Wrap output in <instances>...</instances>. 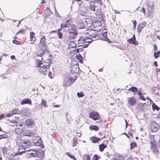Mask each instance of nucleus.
<instances>
[{
  "label": "nucleus",
  "mask_w": 160,
  "mask_h": 160,
  "mask_svg": "<svg viewBox=\"0 0 160 160\" xmlns=\"http://www.w3.org/2000/svg\"><path fill=\"white\" fill-rule=\"evenodd\" d=\"M42 62L41 60L37 59L35 60V64L39 73L43 75H47L49 71L51 61L49 58Z\"/></svg>",
  "instance_id": "nucleus-1"
},
{
  "label": "nucleus",
  "mask_w": 160,
  "mask_h": 160,
  "mask_svg": "<svg viewBox=\"0 0 160 160\" xmlns=\"http://www.w3.org/2000/svg\"><path fill=\"white\" fill-rule=\"evenodd\" d=\"M71 22V19H69L65 22L63 26L62 23L61 24V27L58 29V30L60 31L62 29L65 31H68L70 36L72 38H73L77 34V28L75 26L72 25Z\"/></svg>",
  "instance_id": "nucleus-2"
},
{
  "label": "nucleus",
  "mask_w": 160,
  "mask_h": 160,
  "mask_svg": "<svg viewBox=\"0 0 160 160\" xmlns=\"http://www.w3.org/2000/svg\"><path fill=\"white\" fill-rule=\"evenodd\" d=\"M97 34L96 31L93 30H90L86 32V36L84 37H81L78 41L79 43H88L87 45H88L92 42V38H95L97 37Z\"/></svg>",
  "instance_id": "nucleus-3"
},
{
  "label": "nucleus",
  "mask_w": 160,
  "mask_h": 160,
  "mask_svg": "<svg viewBox=\"0 0 160 160\" xmlns=\"http://www.w3.org/2000/svg\"><path fill=\"white\" fill-rule=\"evenodd\" d=\"M49 53V52L47 48H46L45 49L43 48H40V49L37 52V55L38 56L42 57V55L45 53V54L44 55L42 58V60H43L44 59V60H46V58H49L50 57H52V55Z\"/></svg>",
  "instance_id": "nucleus-4"
},
{
  "label": "nucleus",
  "mask_w": 160,
  "mask_h": 160,
  "mask_svg": "<svg viewBox=\"0 0 160 160\" xmlns=\"http://www.w3.org/2000/svg\"><path fill=\"white\" fill-rule=\"evenodd\" d=\"M75 80L70 76L66 77L63 82L64 87H67L70 86L74 82Z\"/></svg>",
  "instance_id": "nucleus-5"
},
{
  "label": "nucleus",
  "mask_w": 160,
  "mask_h": 160,
  "mask_svg": "<svg viewBox=\"0 0 160 160\" xmlns=\"http://www.w3.org/2000/svg\"><path fill=\"white\" fill-rule=\"evenodd\" d=\"M89 117L94 120H97L101 119V117L98 113L94 111L91 112L89 114Z\"/></svg>",
  "instance_id": "nucleus-6"
},
{
  "label": "nucleus",
  "mask_w": 160,
  "mask_h": 160,
  "mask_svg": "<svg viewBox=\"0 0 160 160\" xmlns=\"http://www.w3.org/2000/svg\"><path fill=\"white\" fill-rule=\"evenodd\" d=\"M150 127L151 131L153 132H156L159 128V125L155 121L152 122L150 125Z\"/></svg>",
  "instance_id": "nucleus-7"
},
{
  "label": "nucleus",
  "mask_w": 160,
  "mask_h": 160,
  "mask_svg": "<svg viewBox=\"0 0 160 160\" xmlns=\"http://www.w3.org/2000/svg\"><path fill=\"white\" fill-rule=\"evenodd\" d=\"M25 123L26 126L28 128H31L34 125V120L31 118L27 119L25 121Z\"/></svg>",
  "instance_id": "nucleus-8"
},
{
  "label": "nucleus",
  "mask_w": 160,
  "mask_h": 160,
  "mask_svg": "<svg viewBox=\"0 0 160 160\" xmlns=\"http://www.w3.org/2000/svg\"><path fill=\"white\" fill-rule=\"evenodd\" d=\"M136 38L135 34H133L132 37L129 39L127 40V42L131 44L134 45H138V42L136 40Z\"/></svg>",
  "instance_id": "nucleus-9"
},
{
  "label": "nucleus",
  "mask_w": 160,
  "mask_h": 160,
  "mask_svg": "<svg viewBox=\"0 0 160 160\" xmlns=\"http://www.w3.org/2000/svg\"><path fill=\"white\" fill-rule=\"evenodd\" d=\"M46 38L44 36L42 37L40 39L39 43L40 48H47L46 46Z\"/></svg>",
  "instance_id": "nucleus-10"
},
{
  "label": "nucleus",
  "mask_w": 160,
  "mask_h": 160,
  "mask_svg": "<svg viewBox=\"0 0 160 160\" xmlns=\"http://www.w3.org/2000/svg\"><path fill=\"white\" fill-rule=\"evenodd\" d=\"M128 103L130 105L133 106L137 102L136 99L133 97L128 98Z\"/></svg>",
  "instance_id": "nucleus-11"
},
{
  "label": "nucleus",
  "mask_w": 160,
  "mask_h": 160,
  "mask_svg": "<svg viewBox=\"0 0 160 160\" xmlns=\"http://www.w3.org/2000/svg\"><path fill=\"white\" fill-rule=\"evenodd\" d=\"M102 35L101 36L102 39L104 41H108L109 39H108L107 31L106 29H103L102 30Z\"/></svg>",
  "instance_id": "nucleus-12"
},
{
  "label": "nucleus",
  "mask_w": 160,
  "mask_h": 160,
  "mask_svg": "<svg viewBox=\"0 0 160 160\" xmlns=\"http://www.w3.org/2000/svg\"><path fill=\"white\" fill-rule=\"evenodd\" d=\"M146 24L145 22H143L139 24L137 27V30L139 32H141Z\"/></svg>",
  "instance_id": "nucleus-13"
},
{
  "label": "nucleus",
  "mask_w": 160,
  "mask_h": 160,
  "mask_svg": "<svg viewBox=\"0 0 160 160\" xmlns=\"http://www.w3.org/2000/svg\"><path fill=\"white\" fill-rule=\"evenodd\" d=\"M153 4L152 2H149L147 4V10L148 12L151 13L153 10Z\"/></svg>",
  "instance_id": "nucleus-14"
},
{
  "label": "nucleus",
  "mask_w": 160,
  "mask_h": 160,
  "mask_svg": "<svg viewBox=\"0 0 160 160\" xmlns=\"http://www.w3.org/2000/svg\"><path fill=\"white\" fill-rule=\"evenodd\" d=\"M25 148L23 145H21L19 146L18 150V154L21 155L25 152Z\"/></svg>",
  "instance_id": "nucleus-15"
},
{
  "label": "nucleus",
  "mask_w": 160,
  "mask_h": 160,
  "mask_svg": "<svg viewBox=\"0 0 160 160\" xmlns=\"http://www.w3.org/2000/svg\"><path fill=\"white\" fill-rule=\"evenodd\" d=\"M85 22L88 27H90L93 26V22L92 20L90 18H86Z\"/></svg>",
  "instance_id": "nucleus-16"
},
{
  "label": "nucleus",
  "mask_w": 160,
  "mask_h": 160,
  "mask_svg": "<svg viewBox=\"0 0 160 160\" xmlns=\"http://www.w3.org/2000/svg\"><path fill=\"white\" fill-rule=\"evenodd\" d=\"M151 90L155 94L160 96V88L156 87H153L152 88Z\"/></svg>",
  "instance_id": "nucleus-17"
},
{
  "label": "nucleus",
  "mask_w": 160,
  "mask_h": 160,
  "mask_svg": "<svg viewBox=\"0 0 160 160\" xmlns=\"http://www.w3.org/2000/svg\"><path fill=\"white\" fill-rule=\"evenodd\" d=\"M82 49H74V48H72V50L70 49L69 51V52L71 55L72 56H73L74 54L76 53V54L77 53L79 52H81L82 51Z\"/></svg>",
  "instance_id": "nucleus-18"
},
{
  "label": "nucleus",
  "mask_w": 160,
  "mask_h": 160,
  "mask_svg": "<svg viewBox=\"0 0 160 160\" xmlns=\"http://www.w3.org/2000/svg\"><path fill=\"white\" fill-rule=\"evenodd\" d=\"M18 153L15 154H11L9 157V160H19V158L18 156Z\"/></svg>",
  "instance_id": "nucleus-19"
},
{
  "label": "nucleus",
  "mask_w": 160,
  "mask_h": 160,
  "mask_svg": "<svg viewBox=\"0 0 160 160\" xmlns=\"http://www.w3.org/2000/svg\"><path fill=\"white\" fill-rule=\"evenodd\" d=\"M90 140L92 142L94 143H96L101 140L99 138H97L94 136L91 137Z\"/></svg>",
  "instance_id": "nucleus-20"
},
{
  "label": "nucleus",
  "mask_w": 160,
  "mask_h": 160,
  "mask_svg": "<svg viewBox=\"0 0 160 160\" xmlns=\"http://www.w3.org/2000/svg\"><path fill=\"white\" fill-rule=\"evenodd\" d=\"M35 34L33 32H30V39L31 41L33 42H35L36 41V39L35 37Z\"/></svg>",
  "instance_id": "nucleus-21"
},
{
  "label": "nucleus",
  "mask_w": 160,
  "mask_h": 160,
  "mask_svg": "<svg viewBox=\"0 0 160 160\" xmlns=\"http://www.w3.org/2000/svg\"><path fill=\"white\" fill-rule=\"evenodd\" d=\"M77 24L78 28L79 29L84 28L85 26L84 22L82 20L78 21L77 22Z\"/></svg>",
  "instance_id": "nucleus-22"
},
{
  "label": "nucleus",
  "mask_w": 160,
  "mask_h": 160,
  "mask_svg": "<svg viewBox=\"0 0 160 160\" xmlns=\"http://www.w3.org/2000/svg\"><path fill=\"white\" fill-rule=\"evenodd\" d=\"M24 129L22 128H16L15 130V132L18 134H21L23 132Z\"/></svg>",
  "instance_id": "nucleus-23"
},
{
  "label": "nucleus",
  "mask_w": 160,
  "mask_h": 160,
  "mask_svg": "<svg viewBox=\"0 0 160 160\" xmlns=\"http://www.w3.org/2000/svg\"><path fill=\"white\" fill-rule=\"evenodd\" d=\"M34 134L28 130H26L23 133V136H34Z\"/></svg>",
  "instance_id": "nucleus-24"
},
{
  "label": "nucleus",
  "mask_w": 160,
  "mask_h": 160,
  "mask_svg": "<svg viewBox=\"0 0 160 160\" xmlns=\"http://www.w3.org/2000/svg\"><path fill=\"white\" fill-rule=\"evenodd\" d=\"M25 104H28L29 105H32V103L30 99L27 98L23 100L21 102V104L23 105Z\"/></svg>",
  "instance_id": "nucleus-25"
},
{
  "label": "nucleus",
  "mask_w": 160,
  "mask_h": 160,
  "mask_svg": "<svg viewBox=\"0 0 160 160\" xmlns=\"http://www.w3.org/2000/svg\"><path fill=\"white\" fill-rule=\"evenodd\" d=\"M102 25V22L98 20L95 21L93 22V26L94 28L98 27L101 26Z\"/></svg>",
  "instance_id": "nucleus-26"
},
{
  "label": "nucleus",
  "mask_w": 160,
  "mask_h": 160,
  "mask_svg": "<svg viewBox=\"0 0 160 160\" xmlns=\"http://www.w3.org/2000/svg\"><path fill=\"white\" fill-rule=\"evenodd\" d=\"M76 46V44L74 41H70L68 44L69 48H74Z\"/></svg>",
  "instance_id": "nucleus-27"
},
{
  "label": "nucleus",
  "mask_w": 160,
  "mask_h": 160,
  "mask_svg": "<svg viewBox=\"0 0 160 160\" xmlns=\"http://www.w3.org/2000/svg\"><path fill=\"white\" fill-rule=\"evenodd\" d=\"M89 129L91 130H95V131H98L99 130V128L97 126L95 125H91L89 126Z\"/></svg>",
  "instance_id": "nucleus-28"
},
{
  "label": "nucleus",
  "mask_w": 160,
  "mask_h": 160,
  "mask_svg": "<svg viewBox=\"0 0 160 160\" xmlns=\"http://www.w3.org/2000/svg\"><path fill=\"white\" fill-rule=\"evenodd\" d=\"M128 90L133 93L137 92L138 91L137 88L135 87H133L129 88Z\"/></svg>",
  "instance_id": "nucleus-29"
},
{
  "label": "nucleus",
  "mask_w": 160,
  "mask_h": 160,
  "mask_svg": "<svg viewBox=\"0 0 160 160\" xmlns=\"http://www.w3.org/2000/svg\"><path fill=\"white\" fill-rule=\"evenodd\" d=\"M72 71L74 73H77L79 71V68H77V65L72 66Z\"/></svg>",
  "instance_id": "nucleus-30"
},
{
  "label": "nucleus",
  "mask_w": 160,
  "mask_h": 160,
  "mask_svg": "<svg viewBox=\"0 0 160 160\" xmlns=\"http://www.w3.org/2000/svg\"><path fill=\"white\" fill-rule=\"evenodd\" d=\"M47 102L46 101L43 99H42V100L41 103L40 104V105L42 107H43L44 108H46L48 106V105H47Z\"/></svg>",
  "instance_id": "nucleus-31"
},
{
  "label": "nucleus",
  "mask_w": 160,
  "mask_h": 160,
  "mask_svg": "<svg viewBox=\"0 0 160 160\" xmlns=\"http://www.w3.org/2000/svg\"><path fill=\"white\" fill-rule=\"evenodd\" d=\"M153 153L156 155H158V150L157 147L154 148H152L151 149Z\"/></svg>",
  "instance_id": "nucleus-32"
},
{
  "label": "nucleus",
  "mask_w": 160,
  "mask_h": 160,
  "mask_svg": "<svg viewBox=\"0 0 160 160\" xmlns=\"http://www.w3.org/2000/svg\"><path fill=\"white\" fill-rule=\"evenodd\" d=\"M107 146L103 144H101L99 145V150L101 152H102L104 148L107 147Z\"/></svg>",
  "instance_id": "nucleus-33"
},
{
  "label": "nucleus",
  "mask_w": 160,
  "mask_h": 160,
  "mask_svg": "<svg viewBox=\"0 0 160 160\" xmlns=\"http://www.w3.org/2000/svg\"><path fill=\"white\" fill-rule=\"evenodd\" d=\"M52 13V11L49 8L47 7L45 10V14L47 15H49Z\"/></svg>",
  "instance_id": "nucleus-34"
},
{
  "label": "nucleus",
  "mask_w": 160,
  "mask_h": 160,
  "mask_svg": "<svg viewBox=\"0 0 160 160\" xmlns=\"http://www.w3.org/2000/svg\"><path fill=\"white\" fill-rule=\"evenodd\" d=\"M150 144L151 149H152V148H154L157 147V142L156 141L150 142Z\"/></svg>",
  "instance_id": "nucleus-35"
},
{
  "label": "nucleus",
  "mask_w": 160,
  "mask_h": 160,
  "mask_svg": "<svg viewBox=\"0 0 160 160\" xmlns=\"http://www.w3.org/2000/svg\"><path fill=\"white\" fill-rule=\"evenodd\" d=\"M83 160H91V157L89 154H86L83 156Z\"/></svg>",
  "instance_id": "nucleus-36"
},
{
  "label": "nucleus",
  "mask_w": 160,
  "mask_h": 160,
  "mask_svg": "<svg viewBox=\"0 0 160 160\" xmlns=\"http://www.w3.org/2000/svg\"><path fill=\"white\" fill-rule=\"evenodd\" d=\"M149 139L150 142L156 141L155 140V135L151 134L149 135Z\"/></svg>",
  "instance_id": "nucleus-37"
},
{
  "label": "nucleus",
  "mask_w": 160,
  "mask_h": 160,
  "mask_svg": "<svg viewBox=\"0 0 160 160\" xmlns=\"http://www.w3.org/2000/svg\"><path fill=\"white\" fill-rule=\"evenodd\" d=\"M152 108L154 110H157L158 111L160 108L156 104H155L154 103H153L152 104Z\"/></svg>",
  "instance_id": "nucleus-38"
},
{
  "label": "nucleus",
  "mask_w": 160,
  "mask_h": 160,
  "mask_svg": "<svg viewBox=\"0 0 160 160\" xmlns=\"http://www.w3.org/2000/svg\"><path fill=\"white\" fill-rule=\"evenodd\" d=\"M18 120V117H15L14 119L11 120L10 122L12 123H17Z\"/></svg>",
  "instance_id": "nucleus-39"
},
{
  "label": "nucleus",
  "mask_w": 160,
  "mask_h": 160,
  "mask_svg": "<svg viewBox=\"0 0 160 160\" xmlns=\"http://www.w3.org/2000/svg\"><path fill=\"white\" fill-rule=\"evenodd\" d=\"M66 154L68 156H69L71 158L73 159L74 160H77L75 156L71 155L69 152H67L66 153Z\"/></svg>",
  "instance_id": "nucleus-40"
},
{
  "label": "nucleus",
  "mask_w": 160,
  "mask_h": 160,
  "mask_svg": "<svg viewBox=\"0 0 160 160\" xmlns=\"http://www.w3.org/2000/svg\"><path fill=\"white\" fill-rule=\"evenodd\" d=\"M160 55V51L154 52V57L155 58H157L159 57Z\"/></svg>",
  "instance_id": "nucleus-41"
},
{
  "label": "nucleus",
  "mask_w": 160,
  "mask_h": 160,
  "mask_svg": "<svg viewBox=\"0 0 160 160\" xmlns=\"http://www.w3.org/2000/svg\"><path fill=\"white\" fill-rule=\"evenodd\" d=\"M144 107L143 105L141 103H139L137 106V108L138 109L142 110Z\"/></svg>",
  "instance_id": "nucleus-42"
},
{
  "label": "nucleus",
  "mask_w": 160,
  "mask_h": 160,
  "mask_svg": "<svg viewBox=\"0 0 160 160\" xmlns=\"http://www.w3.org/2000/svg\"><path fill=\"white\" fill-rule=\"evenodd\" d=\"M137 146V145L136 142H133L131 143L130 144V149H132L136 147Z\"/></svg>",
  "instance_id": "nucleus-43"
},
{
  "label": "nucleus",
  "mask_w": 160,
  "mask_h": 160,
  "mask_svg": "<svg viewBox=\"0 0 160 160\" xmlns=\"http://www.w3.org/2000/svg\"><path fill=\"white\" fill-rule=\"evenodd\" d=\"M76 56L77 57V59H78L80 61H82V57L81 55L79 53V52L77 53L76 54Z\"/></svg>",
  "instance_id": "nucleus-44"
},
{
  "label": "nucleus",
  "mask_w": 160,
  "mask_h": 160,
  "mask_svg": "<svg viewBox=\"0 0 160 160\" xmlns=\"http://www.w3.org/2000/svg\"><path fill=\"white\" fill-rule=\"evenodd\" d=\"M35 144L36 146H42V143L41 140H38L37 142H35Z\"/></svg>",
  "instance_id": "nucleus-45"
},
{
  "label": "nucleus",
  "mask_w": 160,
  "mask_h": 160,
  "mask_svg": "<svg viewBox=\"0 0 160 160\" xmlns=\"http://www.w3.org/2000/svg\"><path fill=\"white\" fill-rule=\"evenodd\" d=\"M112 160H124V159L122 157L118 156L113 158Z\"/></svg>",
  "instance_id": "nucleus-46"
},
{
  "label": "nucleus",
  "mask_w": 160,
  "mask_h": 160,
  "mask_svg": "<svg viewBox=\"0 0 160 160\" xmlns=\"http://www.w3.org/2000/svg\"><path fill=\"white\" fill-rule=\"evenodd\" d=\"M22 143L27 145V146H30V143L29 140H26L23 141L22 142Z\"/></svg>",
  "instance_id": "nucleus-47"
},
{
  "label": "nucleus",
  "mask_w": 160,
  "mask_h": 160,
  "mask_svg": "<svg viewBox=\"0 0 160 160\" xmlns=\"http://www.w3.org/2000/svg\"><path fill=\"white\" fill-rule=\"evenodd\" d=\"M99 156L96 154H95L93 157L92 160H98Z\"/></svg>",
  "instance_id": "nucleus-48"
},
{
  "label": "nucleus",
  "mask_w": 160,
  "mask_h": 160,
  "mask_svg": "<svg viewBox=\"0 0 160 160\" xmlns=\"http://www.w3.org/2000/svg\"><path fill=\"white\" fill-rule=\"evenodd\" d=\"M77 95L78 97H82L84 96V94L83 92H78Z\"/></svg>",
  "instance_id": "nucleus-49"
},
{
  "label": "nucleus",
  "mask_w": 160,
  "mask_h": 160,
  "mask_svg": "<svg viewBox=\"0 0 160 160\" xmlns=\"http://www.w3.org/2000/svg\"><path fill=\"white\" fill-rule=\"evenodd\" d=\"M8 151V148L6 147H4L2 149V153L3 154H6L7 153Z\"/></svg>",
  "instance_id": "nucleus-50"
},
{
  "label": "nucleus",
  "mask_w": 160,
  "mask_h": 160,
  "mask_svg": "<svg viewBox=\"0 0 160 160\" xmlns=\"http://www.w3.org/2000/svg\"><path fill=\"white\" fill-rule=\"evenodd\" d=\"M20 111L18 109H15L12 111V114H18L19 113Z\"/></svg>",
  "instance_id": "nucleus-51"
},
{
  "label": "nucleus",
  "mask_w": 160,
  "mask_h": 160,
  "mask_svg": "<svg viewBox=\"0 0 160 160\" xmlns=\"http://www.w3.org/2000/svg\"><path fill=\"white\" fill-rule=\"evenodd\" d=\"M25 31L24 30V29H21L20 30H19L18 32H17L16 33V35H17L19 33H21V34H25Z\"/></svg>",
  "instance_id": "nucleus-52"
},
{
  "label": "nucleus",
  "mask_w": 160,
  "mask_h": 160,
  "mask_svg": "<svg viewBox=\"0 0 160 160\" xmlns=\"http://www.w3.org/2000/svg\"><path fill=\"white\" fill-rule=\"evenodd\" d=\"M7 136L5 134L0 135V140L2 139L7 138Z\"/></svg>",
  "instance_id": "nucleus-53"
},
{
  "label": "nucleus",
  "mask_w": 160,
  "mask_h": 160,
  "mask_svg": "<svg viewBox=\"0 0 160 160\" xmlns=\"http://www.w3.org/2000/svg\"><path fill=\"white\" fill-rule=\"evenodd\" d=\"M79 13L80 15L82 16H85L86 14V12L84 10H82V11H80Z\"/></svg>",
  "instance_id": "nucleus-54"
},
{
  "label": "nucleus",
  "mask_w": 160,
  "mask_h": 160,
  "mask_svg": "<svg viewBox=\"0 0 160 160\" xmlns=\"http://www.w3.org/2000/svg\"><path fill=\"white\" fill-rule=\"evenodd\" d=\"M58 30V36L59 38L61 39L62 38V33L61 32H59L60 31Z\"/></svg>",
  "instance_id": "nucleus-55"
},
{
  "label": "nucleus",
  "mask_w": 160,
  "mask_h": 160,
  "mask_svg": "<svg viewBox=\"0 0 160 160\" xmlns=\"http://www.w3.org/2000/svg\"><path fill=\"white\" fill-rule=\"evenodd\" d=\"M36 154V153L31 152L30 153L27 154V155L28 157H34Z\"/></svg>",
  "instance_id": "nucleus-56"
},
{
  "label": "nucleus",
  "mask_w": 160,
  "mask_h": 160,
  "mask_svg": "<svg viewBox=\"0 0 160 160\" xmlns=\"http://www.w3.org/2000/svg\"><path fill=\"white\" fill-rule=\"evenodd\" d=\"M12 42L15 44L17 45H19L20 44V42L16 39L13 40Z\"/></svg>",
  "instance_id": "nucleus-57"
},
{
  "label": "nucleus",
  "mask_w": 160,
  "mask_h": 160,
  "mask_svg": "<svg viewBox=\"0 0 160 160\" xmlns=\"http://www.w3.org/2000/svg\"><path fill=\"white\" fill-rule=\"evenodd\" d=\"M101 14V11L100 9H98L97 10L96 14L97 15H100Z\"/></svg>",
  "instance_id": "nucleus-58"
},
{
  "label": "nucleus",
  "mask_w": 160,
  "mask_h": 160,
  "mask_svg": "<svg viewBox=\"0 0 160 160\" xmlns=\"http://www.w3.org/2000/svg\"><path fill=\"white\" fill-rule=\"evenodd\" d=\"M48 76L51 78H52L53 77V76L52 75V72H51L48 71Z\"/></svg>",
  "instance_id": "nucleus-59"
},
{
  "label": "nucleus",
  "mask_w": 160,
  "mask_h": 160,
  "mask_svg": "<svg viewBox=\"0 0 160 160\" xmlns=\"http://www.w3.org/2000/svg\"><path fill=\"white\" fill-rule=\"evenodd\" d=\"M133 28L134 29H135L136 25L137 24V22L135 20H134L133 22Z\"/></svg>",
  "instance_id": "nucleus-60"
},
{
  "label": "nucleus",
  "mask_w": 160,
  "mask_h": 160,
  "mask_svg": "<svg viewBox=\"0 0 160 160\" xmlns=\"http://www.w3.org/2000/svg\"><path fill=\"white\" fill-rule=\"evenodd\" d=\"M78 143V140H76L75 141H74L73 143V144L72 145L73 147H74L77 145Z\"/></svg>",
  "instance_id": "nucleus-61"
},
{
  "label": "nucleus",
  "mask_w": 160,
  "mask_h": 160,
  "mask_svg": "<svg viewBox=\"0 0 160 160\" xmlns=\"http://www.w3.org/2000/svg\"><path fill=\"white\" fill-rule=\"evenodd\" d=\"M13 115L12 113H8L6 114H5V116L6 118H8L11 117Z\"/></svg>",
  "instance_id": "nucleus-62"
},
{
  "label": "nucleus",
  "mask_w": 160,
  "mask_h": 160,
  "mask_svg": "<svg viewBox=\"0 0 160 160\" xmlns=\"http://www.w3.org/2000/svg\"><path fill=\"white\" fill-rule=\"evenodd\" d=\"M140 12H142L145 15H146V10L144 7H142V9L140 11Z\"/></svg>",
  "instance_id": "nucleus-63"
},
{
  "label": "nucleus",
  "mask_w": 160,
  "mask_h": 160,
  "mask_svg": "<svg viewBox=\"0 0 160 160\" xmlns=\"http://www.w3.org/2000/svg\"><path fill=\"white\" fill-rule=\"evenodd\" d=\"M154 52H156L158 50V47L156 44H155L154 45Z\"/></svg>",
  "instance_id": "nucleus-64"
}]
</instances>
